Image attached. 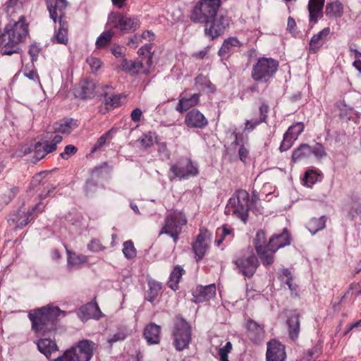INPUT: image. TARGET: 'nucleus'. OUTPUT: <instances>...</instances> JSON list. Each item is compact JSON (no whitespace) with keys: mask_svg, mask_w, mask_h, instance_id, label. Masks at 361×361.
Wrapping results in <instances>:
<instances>
[{"mask_svg":"<svg viewBox=\"0 0 361 361\" xmlns=\"http://www.w3.org/2000/svg\"><path fill=\"white\" fill-rule=\"evenodd\" d=\"M66 313L58 307L47 305L32 310L28 313L31 322V330L37 336H44L55 331L57 328L58 317Z\"/></svg>","mask_w":361,"mask_h":361,"instance_id":"f257e3e1","label":"nucleus"},{"mask_svg":"<svg viewBox=\"0 0 361 361\" xmlns=\"http://www.w3.org/2000/svg\"><path fill=\"white\" fill-rule=\"evenodd\" d=\"M28 24H6L0 32V51L3 55L20 54V44L28 35Z\"/></svg>","mask_w":361,"mask_h":361,"instance_id":"f03ea898","label":"nucleus"},{"mask_svg":"<svg viewBox=\"0 0 361 361\" xmlns=\"http://www.w3.org/2000/svg\"><path fill=\"white\" fill-rule=\"evenodd\" d=\"M278 68V61L272 58L259 57L252 66L251 77L255 82L267 83L274 77Z\"/></svg>","mask_w":361,"mask_h":361,"instance_id":"7ed1b4c3","label":"nucleus"},{"mask_svg":"<svg viewBox=\"0 0 361 361\" xmlns=\"http://www.w3.org/2000/svg\"><path fill=\"white\" fill-rule=\"evenodd\" d=\"M96 348V344L89 340L78 342L77 346L67 350L54 361H90Z\"/></svg>","mask_w":361,"mask_h":361,"instance_id":"20e7f679","label":"nucleus"},{"mask_svg":"<svg viewBox=\"0 0 361 361\" xmlns=\"http://www.w3.org/2000/svg\"><path fill=\"white\" fill-rule=\"evenodd\" d=\"M221 0H202L192 13L191 19L195 23H215Z\"/></svg>","mask_w":361,"mask_h":361,"instance_id":"39448f33","label":"nucleus"},{"mask_svg":"<svg viewBox=\"0 0 361 361\" xmlns=\"http://www.w3.org/2000/svg\"><path fill=\"white\" fill-rule=\"evenodd\" d=\"M250 195L244 190H237L230 198L226 206V212H232L244 223L247 220L250 209Z\"/></svg>","mask_w":361,"mask_h":361,"instance_id":"423d86ee","label":"nucleus"},{"mask_svg":"<svg viewBox=\"0 0 361 361\" xmlns=\"http://www.w3.org/2000/svg\"><path fill=\"white\" fill-rule=\"evenodd\" d=\"M186 223V217L182 212L178 211L170 212L164 219L159 235L166 234L170 235L176 244L179 235L182 232V228Z\"/></svg>","mask_w":361,"mask_h":361,"instance_id":"0eeeda50","label":"nucleus"},{"mask_svg":"<svg viewBox=\"0 0 361 361\" xmlns=\"http://www.w3.org/2000/svg\"><path fill=\"white\" fill-rule=\"evenodd\" d=\"M199 173L196 164L188 158H180L174 164H172L169 171V178L171 181L176 178L188 179L191 176H196Z\"/></svg>","mask_w":361,"mask_h":361,"instance_id":"6e6552de","label":"nucleus"},{"mask_svg":"<svg viewBox=\"0 0 361 361\" xmlns=\"http://www.w3.org/2000/svg\"><path fill=\"white\" fill-rule=\"evenodd\" d=\"M173 344L177 350L186 348L191 340V327L181 317H177L173 331Z\"/></svg>","mask_w":361,"mask_h":361,"instance_id":"1a4fd4ad","label":"nucleus"},{"mask_svg":"<svg viewBox=\"0 0 361 361\" xmlns=\"http://www.w3.org/2000/svg\"><path fill=\"white\" fill-rule=\"evenodd\" d=\"M234 264L239 271L247 278H251L259 266V260L254 254L240 257L234 261Z\"/></svg>","mask_w":361,"mask_h":361,"instance_id":"9d476101","label":"nucleus"},{"mask_svg":"<svg viewBox=\"0 0 361 361\" xmlns=\"http://www.w3.org/2000/svg\"><path fill=\"white\" fill-rule=\"evenodd\" d=\"M265 233L260 230L257 231L256 236L254 239V246L256 252L262 261L264 266L267 267L273 264L272 257L269 255L268 245L264 246L266 243Z\"/></svg>","mask_w":361,"mask_h":361,"instance_id":"9b49d317","label":"nucleus"},{"mask_svg":"<svg viewBox=\"0 0 361 361\" xmlns=\"http://www.w3.org/2000/svg\"><path fill=\"white\" fill-rule=\"evenodd\" d=\"M304 130V124L302 122L296 123L290 126L283 135V141L280 146L281 151H286L291 147L299 135Z\"/></svg>","mask_w":361,"mask_h":361,"instance_id":"f8f14e48","label":"nucleus"},{"mask_svg":"<svg viewBox=\"0 0 361 361\" xmlns=\"http://www.w3.org/2000/svg\"><path fill=\"white\" fill-rule=\"evenodd\" d=\"M47 8L49 11L50 17L54 23H64L63 17L65 10L67 6L66 0H46Z\"/></svg>","mask_w":361,"mask_h":361,"instance_id":"ddd939ff","label":"nucleus"},{"mask_svg":"<svg viewBox=\"0 0 361 361\" xmlns=\"http://www.w3.org/2000/svg\"><path fill=\"white\" fill-rule=\"evenodd\" d=\"M290 240L289 234L286 229L280 234L274 235L269 241V255L272 257L273 262H274V254L276 252L286 245H290Z\"/></svg>","mask_w":361,"mask_h":361,"instance_id":"4468645a","label":"nucleus"},{"mask_svg":"<svg viewBox=\"0 0 361 361\" xmlns=\"http://www.w3.org/2000/svg\"><path fill=\"white\" fill-rule=\"evenodd\" d=\"M267 361H284L286 357L285 347L276 340L267 343Z\"/></svg>","mask_w":361,"mask_h":361,"instance_id":"2eb2a0df","label":"nucleus"},{"mask_svg":"<svg viewBox=\"0 0 361 361\" xmlns=\"http://www.w3.org/2000/svg\"><path fill=\"white\" fill-rule=\"evenodd\" d=\"M185 123L191 128H203L207 126L208 121L199 110L193 109L186 114Z\"/></svg>","mask_w":361,"mask_h":361,"instance_id":"dca6fc26","label":"nucleus"},{"mask_svg":"<svg viewBox=\"0 0 361 361\" xmlns=\"http://www.w3.org/2000/svg\"><path fill=\"white\" fill-rule=\"evenodd\" d=\"M78 126L77 121L73 118H65L60 122H56L48 128V133H71Z\"/></svg>","mask_w":361,"mask_h":361,"instance_id":"f3484780","label":"nucleus"},{"mask_svg":"<svg viewBox=\"0 0 361 361\" xmlns=\"http://www.w3.org/2000/svg\"><path fill=\"white\" fill-rule=\"evenodd\" d=\"M192 295L195 302L208 301L216 295V286L214 284L197 286L193 291Z\"/></svg>","mask_w":361,"mask_h":361,"instance_id":"a211bd4d","label":"nucleus"},{"mask_svg":"<svg viewBox=\"0 0 361 361\" xmlns=\"http://www.w3.org/2000/svg\"><path fill=\"white\" fill-rule=\"evenodd\" d=\"M102 313L96 302H90L82 306L79 310V316L82 320L94 318L99 319Z\"/></svg>","mask_w":361,"mask_h":361,"instance_id":"6ab92c4d","label":"nucleus"},{"mask_svg":"<svg viewBox=\"0 0 361 361\" xmlns=\"http://www.w3.org/2000/svg\"><path fill=\"white\" fill-rule=\"evenodd\" d=\"M247 336L255 343H260L264 336V327L253 320L247 323Z\"/></svg>","mask_w":361,"mask_h":361,"instance_id":"aec40b11","label":"nucleus"},{"mask_svg":"<svg viewBox=\"0 0 361 361\" xmlns=\"http://www.w3.org/2000/svg\"><path fill=\"white\" fill-rule=\"evenodd\" d=\"M207 231L200 230L195 242L192 245L193 251L197 257V261L200 260L204 256L207 249Z\"/></svg>","mask_w":361,"mask_h":361,"instance_id":"412c9836","label":"nucleus"},{"mask_svg":"<svg viewBox=\"0 0 361 361\" xmlns=\"http://www.w3.org/2000/svg\"><path fill=\"white\" fill-rule=\"evenodd\" d=\"M325 0H309L308 11L310 22H317L323 15Z\"/></svg>","mask_w":361,"mask_h":361,"instance_id":"4be33fe9","label":"nucleus"},{"mask_svg":"<svg viewBox=\"0 0 361 361\" xmlns=\"http://www.w3.org/2000/svg\"><path fill=\"white\" fill-rule=\"evenodd\" d=\"M330 34V29L329 27L323 29L317 34L314 35L310 42V52L316 53L326 41Z\"/></svg>","mask_w":361,"mask_h":361,"instance_id":"5701e85b","label":"nucleus"},{"mask_svg":"<svg viewBox=\"0 0 361 361\" xmlns=\"http://www.w3.org/2000/svg\"><path fill=\"white\" fill-rule=\"evenodd\" d=\"M286 323L288 326V335L291 340L295 341L298 338L300 333V314L297 312H293L288 317Z\"/></svg>","mask_w":361,"mask_h":361,"instance_id":"b1692460","label":"nucleus"},{"mask_svg":"<svg viewBox=\"0 0 361 361\" xmlns=\"http://www.w3.org/2000/svg\"><path fill=\"white\" fill-rule=\"evenodd\" d=\"M97 86L95 82L91 80H84L79 85V89L77 91L78 97L81 99H91L96 94Z\"/></svg>","mask_w":361,"mask_h":361,"instance_id":"393cba45","label":"nucleus"},{"mask_svg":"<svg viewBox=\"0 0 361 361\" xmlns=\"http://www.w3.org/2000/svg\"><path fill=\"white\" fill-rule=\"evenodd\" d=\"M269 106L264 103L259 108V118L247 120L245 123V130H253L257 126L267 121Z\"/></svg>","mask_w":361,"mask_h":361,"instance_id":"a878e982","label":"nucleus"},{"mask_svg":"<svg viewBox=\"0 0 361 361\" xmlns=\"http://www.w3.org/2000/svg\"><path fill=\"white\" fill-rule=\"evenodd\" d=\"M241 46L242 43L236 37H228L224 41L218 54L221 57L230 56L233 53L235 48H240Z\"/></svg>","mask_w":361,"mask_h":361,"instance_id":"bb28decb","label":"nucleus"},{"mask_svg":"<svg viewBox=\"0 0 361 361\" xmlns=\"http://www.w3.org/2000/svg\"><path fill=\"white\" fill-rule=\"evenodd\" d=\"M200 100V94H193L190 97H184L180 95L176 110L180 114L188 110L190 108L196 106Z\"/></svg>","mask_w":361,"mask_h":361,"instance_id":"cd10ccee","label":"nucleus"},{"mask_svg":"<svg viewBox=\"0 0 361 361\" xmlns=\"http://www.w3.org/2000/svg\"><path fill=\"white\" fill-rule=\"evenodd\" d=\"M161 327L154 323L146 326L144 330V337L149 344H157L160 341Z\"/></svg>","mask_w":361,"mask_h":361,"instance_id":"c85d7f7f","label":"nucleus"},{"mask_svg":"<svg viewBox=\"0 0 361 361\" xmlns=\"http://www.w3.org/2000/svg\"><path fill=\"white\" fill-rule=\"evenodd\" d=\"M111 87L108 85H101V94L104 97V103L107 106V108L114 109L120 105L121 103V95L111 94L109 92V90H111Z\"/></svg>","mask_w":361,"mask_h":361,"instance_id":"c756f323","label":"nucleus"},{"mask_svg":"<svg viewBox=\"0 0 361 361\" xmlns=\"http://www.w3.org/2000/svg\"><path fill=\"white\" fill-rule=\"evenodd\" d=\"M143 65L144 62L140 59L131 61L127 59H123L119 67L126 73L136 75L140 71Z\"/></svg>","mask_w":361,"mask_h":361,"instance_id":"7c9ffc66","label":"nucleus"},{"mask_svg":"<svg viewBox=\"0 0 361 361\" xmlns=\"http://www.w3.org/2000/svg\"><path fill=\"white\" fill-rule=\"evenodd\" d=\"M37 348L48 359L51 358V353L58 350L56 343L49 338H40L37 342Z\"/></svg>","mask_w":361,"mask_h":361,"instance_id":"2f4dec72","label":"nucleus"},{"mask_svg":"<svg viewBox=\"0 0 361 361\" xmlns=\"http://www.w3.org/2000/svg\"><path fill=\"white\" fill-rule=\"evenodd\" d=\"M53 43L66 45L68 42V28L67 24H59L58 28H55V33L51 37Z\"/></svg>","mask_w":361,"mask_h":361,"instance_id":"473e14b6","label":"nucleus"},{"mask_svg":"<svg viewBox=\"0 0 361 361\" xmlns=\"http://www.w3.org/2000/svg\"><path fill=\"white\" fill-rule=\"evenodd\" d=\"M343 13V6L339 1L327 3L325 13L330 19L341 17Z\"/></svg>","mask_w":361,"mask_h":361,"instance_id":"72a5a7b5","label":"nucleus"},{"mask_svg":"<svg viewBox=\"0 0 361 361\" xmlns=\"http://www.w3.org/2000/svg\"><path fill=\"white\" fill-rule=\"evenodd\" d=\"M216 235L219 236V238L216 240L215 243L217 246H219L226 238H228L230 241L233 239L234 230L227 224H224L217 228Z\"/></svg>","mask_w":361,"mask_h":361,"instance_id":"f704fd0d","label":"nucleus"},{"mask_svg":"<svg viewBox=\"0 0 361 361\" xmlns=\"http://www.w3.org/2000/svg\"><path fill=\"white\" fill-rule=\"evenodd\" d=\"M46 138L49 140H46L41 143L42 144V148H44V150L47 152V154H49L56 151L57 145L61 143L63 140L62 136L60 135H56L54 136L51 135L49 137L46 136Z\"/></svg>","mask_w":361,"mask_h":361,"instance_id":"c9c22d12","label":"nucleus"},{"mask_svg":"<svg viewBox=\"0 0 361 361\" xmlns=\"http://www.w3.org/2000/svg\"><path fill=\"white\" fill-rule=\"evenodd\" d=\"M326 220L325 216H322L319 218H312L307 222V228L311 233L315 234L317 231L324 228Z\"/></svg>","mask_w":361,"mask_h":361,"instance_id":"e433bc0d","label":"nucleus"},{"mask_svg":"<svg viewBox=\"0 0 361 361\" xmlns=\"http://www.w3.org/2000/svg\"><path fill=\"white\" fill-rule=\"evenodd\" d=\"M228 24H210L209 27H206L204 33L207 36L214 39L221 35L226 30Z\"/></svg>","mask_w":361,"mask_h":361,"instance_id":"4c0bfd02","label":"nucleus"},{"mask_svg":"<svg viewBox=\"0 0 361 361\" xmlns=\"http://www.w3.org/2000/svg\"><path fill=\"white\" fill-rule=\"evenodd\" d=\"M152 44H146L140 48L137 51L139 56L141 58L140 61L145 60V63L148 68H151L152 65Z\"/></svg>","mask_w":361,"mask_h":361,"instance_id":"58836bf2","label":"nucleus"},{"mask_svg":"<svg viewBox=\"0 0 361 361\" xmlns=\"http://www.w3.org/2000/svg\"><path fill=\"white\" fill-rule=\"evenodd\" d=\"M130 334L131 331L126 326H121L118 328L117 332L109 338L107 341L111 347L114 343L124 341Z\"/></svg>","mask_w":361,"mask_h":361,"instance_id":"ea45409f","label":"nucleus"},{"mask_svg":"<svg viewBox=\"0 0 361 361\" xmlns=\"http://www.w3.org/2000/svg\"><path fill=\"white\" fill-rule=\"evenodd\" d=\"M184 271V269L180 266L176 265L170 275V280L168 282L169 287L176 290L178 287V284Z\"/></svg>","mask_w":361,"mask_h":361,"instance_id":"a19ab883","label":"nucleus"},{"mask_svg":"<svg viewBox=\"0 0 361 361\" xmlns=\"http://www.w3.org/2000/svg\"><path fill=\"white\" fill-rule=\"evenodd\" d=\"M149 290L147 292V300L152 302L159 295L161 290V283L154 280L148 281Z\"/></svg>","mask_w":361,"mask_h":361,"instance_id":"79ce46f5","label":"nucleus"},{"mask_svg":"<svg viewBox=\"0 0 361 361\" xmlns=\"http://www.w3.org/2000/svg\"><path fill=\"white\" fill-rule=\"evenodd\" d=\"M310 145L307 144H302L297 148L292 154V160L293 162H297L302 159L308 158L310 154Z\"/></svg>","mask_w":361,"mask_h":361,"instance_id":"37998d69","label":"nucleus"},{"mask_svg":"<svg viewBox=\"0 0 361 361\" xmlns=\"http://www.w3.org/2000/svg\"><path fill=\"white\" fill-rule=\"evenodd\" d=\"M87 262V257L83 255H77L68 251V263L72 266H79Z\"/></svg>","mask_w":361,"mask_h":361,"instance_id":"c03bdc74","label":"nucleus"},{"mask_svg":"<svg viewBox=\"0 0 361 361\" xmlns=\"http://www.w3.org/2000/svg\"><path fill=\"white\" fill-rule=\"evenodd\" d=\"M114 36V32L111 30H106L103 32L96 41V47L98 49L104 47L110 43Z\"/></svg>","mask_w":361,"mask_h":361,"instance_id":"a18cd8bd","label":"nucleus"},{"mask_svg":"<svg viewBox=\"0 0 361 361\" xmlns=\"http://www.w3.org/2000/svg\"><path fill=\"white\" fill-rule=\"evenodd\" d=\"M123 253L128 259H133L136 257L137 251L131 240H127L123 243Z\"/></svg>","mask_w":361,"mask_h":361,"instance_id":"49530a36","label":"nucleus"},{"mask_svg":"<svg viewBox=\"0 0 361 361\" xmlns=\"http://www.w3.org/2000/svg\"><path fill=\"white\" fill-rule=\"evenodd\" d=\"M310 157L314 155L318 159H321L326 156L324 146L318 142L312 146L310 145Z\"/></svg>","mask_w":361,"mask_h":361,"instance_id":"de8ad7c7","label":"nucleus"},{"mask_svg":"<svg viewBox=\"0 0 361 361\" xmlns=\"http://www.w3.org/2000/svg\"><path fill=\"white\" fill-rule=\"evenodd\" d=\"M240 137H242L241 135H240L238 133H235V145H240L239 149H238V156H239V158L240 159L243 161V162H245L246 161V159L248 157V154H249V150L248 149L243 145H240Z\"/></svg>","mask_w":361,"mask_h":361,"instance_id":"09e8293b","label":"nucleus"},{"mask_svg":"<svg viewBox=\"0 0 361 361\" xmlns=\"http://www.w3.org/2000/svg\"><path fill=\"white\" fill-rule=\"evenodd\" d=\"M40 206H41V204H39L36 205L35 207H33L32 209L29 212V214H27L26 215V218L23 221H20L17 219H12L11 221L13 222L16 221L17 224L16 228V229L22 228L23 227L25 226L30 221V216L32 214V213L35 212V210H36L37 209H39L41 211L42 210V208H41Z\"/></svg>","mask_w":361,"mask_h":361,"instance_id":"8fccbe9b","label":"nucleus"},{"mask_svg":"<svg viewBox=\"0 0 361 361\" xmlns=\"http://www.w3.org/2000/svg\"><path fill=\"white\" fill-rule=\"evenodd\" d=\"M130 19L117 12H112L109 16L108 23H130Z\"/></svg>","mask_w":361,"mask_h":361,"instance_id":"3c124183","label":"nucleus"},{"mask_svg":"<svg viewBox=\"0 0 361 361\" xmlns=\"http://www.w3.org/2000/svg\"><path fill=\"white\" fill-rule=\"evenodd\" d=\"M232 350V343L228 341L224 346L220 348L218 351V355L221 361H229L228 354L231 353Z\"/></svg>","mask_w":361,"mask_h":361,"instance_id":"603ef678","label":"nucleus"},{"mask_svg":"<svg viewBox=\"0 0 361 361\" xmlns=\"http://www.w3.org/2000/svg\"><path fill=\"white\" fill-rule=\"evenodd\" d=\"M141 145L145 148H149L154 145V133L148 132L144 134L140 138Z\"/></svg>","mask_w":361,"mask_h":361,"instance_id":"864d4df0","label":"nucleus"},{"mask_svg":"<svg viewBox=\"0 0 361 361\" xmlns=\"http://www.w3.org/2000/svg\"><path fill=\"white\" fill-rule=\"evenodd\" d=\"M86 195L90 196L94 194L97 190V181L91 178L86 182L85 186Z\"/></svg>","mask_w":361,"mask_h":361,"instance_id":"5fc2aeb1","label":"nucleus"},{"mask_svg":"<svg viewBox=\"0 0 361 361\" xmlns=\"http://www.w3.org/2000/svg\"><path fill=\"white\" fill-rule=\"evenodd\" d=\"M158 153L163 160H168L170 159L171 152L168 149L166 142H161L158 144Z\"/></svg>","mask_w":361,"mask_h":361,"instance_id":"6e6d98bb","label":"nucleus"},{"mask_svg":"<svg viewBox=\"0 0 361 361\" xmlns=\"http://www.w3.org/2000/svg\"><path fill=\"white\" fill-rule=\"evenodd\" d=\"M78 152V148L73 145H68L66 146L64 151L60 154V157L64 159L67 160L69 157L73 154H75Z\"/></svg>","mask_w":361,"mask_h":361,"instance_id":"4d7b16f0","label":"nucleus"},{"mask_svg":"<svg viewBox=\"0 0 361 361\" xmlns=\"http://www.w3.org/2000/svg\"><path fill=\"white\" fill-rule=\"evenodd\" d=\"M41 51V47L39 44L34 43L32 44L28 50V53L31 57L32 62H35L37 60L38 55Z\"/></svg>","mask_w":361,"mask_h":361,"instance_id":"13d9d810","label":"nucleus"},{"mask_svg":"<svg viewBox=\"0 0 361 361\" xmlns=\"http://www.w3.org/2000/svg\"><path fill=\"white\" fill-rule=\"evenodd\" d=\"M111 130L108 131L107 133L102 135L97 141L95 145L93 146L92 149V152H96L97 149L102 147L106 142L107 138L110 136Z\"/></svg>","mask_w":361,"mask_h":361,"instance_id":"bf43d9fd","label":"nucleus"},{"mask_svg":"<svg viewBox=\"0 0 361 361\" xmlns=\"http://www.w3.org/2000/svg\"><path fill=\"white\" fill-rule=\"evenodd\" d=\"M35 152V161H39L45 157L47 152L42 148V144L40 142L35 145L34 149Z\"/></svg>","mask_w":361,"mask_h":361,"instance_id":"052dcab7","label":"nucleus"},{"mask_svg":"<svg viewBox=\"0 0 361 361\" xmlns=\"http://www.w3.org/2000/svg\"><path fill=\"white\" fill-rule=\"evenodd\" d=\"M86 61L90 65L92 71H98L102 66V61L96 57L89 56L87 58Z\"/></svg>","mask_w":361,"mask_h":361,"instance_id":"680f3d73","label":"nucleus"},{"mask_svg":"<svg viewBox=\"0 0 361 361\" xmlns=\"http://www.w3.org/2000/svg\"><path fill=\"white\" fill-rule=\"evenodd\" d=\"M88 249L92 252H99L104 250L105 247L102 245L99 240L93 239L87 245Z\"/></svg>","mask_w":361,"mask_h":361,"instance_id":"e2e57ef3","label":"nucleus"},{"mask_svg":"<svg viewBox=\"0 0 361 361\" xmlns=\"http://www.w3.org/2000/svg\"><path fill=\"white\" fill-rule=\"evenodd\" d=\"M351 51L355 53V61L353 62V66L361 73V53L357 49L350 48Z\"/></svg>","mask_w":361,"mask_h":361,"instance_id":"0e129e2a","label":"nucleus"},{"mask_svg":"<svg viewBox=\"0 0 361 361\" xmlns=\"http://www.w3.org/2000/svg\"><path fill=\"white\" fill-rule=\"evenodd\" d=\"M142 115V110L139 108H136L133 110L130 114V118L134 122H139Z\"/></svg>","mask_w":361,"mask_h":361,"instance_id":"69168bd1","label":"nucleus"},{"mask_svg":"<svg viewBox=\"0 0 361 361\" xmlns=\"http://www.w3.org/2000/svg\"><path fill=\"white\" fill-rule=\"evenodd\" d=\"M142 39L141 35H135L128 42V45L137 48L139 44L142 43Z\"/></svg>","mask_w":361,"mask_h":361,"instance_id":"338daca9","label":"nucleus"},{"mask_svg":"<svg viewBox=\"0 0 361 361\" xmlns=\"http://www.w3.org/2000/svg\"><path fill=\"white\" fill-rule=\"evenodd\" d=\"M25 75L30 80L37 82L40 85L39 78L36 71L32 70L30 71L27 73H25Z\"/></svg>","mask_w":361,"mask_h":361,"instance_id":"774afa93","label":"nucleus"}]
</instances>
